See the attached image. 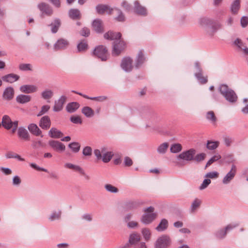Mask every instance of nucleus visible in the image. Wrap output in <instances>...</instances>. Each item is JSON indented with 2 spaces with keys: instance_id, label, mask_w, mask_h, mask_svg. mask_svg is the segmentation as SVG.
Wrapping results in <instances>:
<instances>
[{
  "instance_id": "41",
  "label": "nucleus",
  "mask_w": 248,
  "mask_h": 248,
  "mask_svg": "<svg viewBox=\"0 0 248 248\" xmlns=\"http://www.w3.org/2000/svg\"><path fill=\"white\" fill-rule=\"evenodd\" d=\"M182 146L180 143L172 144L170 148V151L172 153H178L182 150Z\"/></svg>"
},
{
  "instance_id": "25",
  "label": "nucleus",
  "mask_w": 248,
  "mask_h": 248,
  "mask_svg": "<svg viewBox=\"0 0 248 248\" xmlns=\"http://www.w3.org/2000/svg\"><path fill=\"white\" fill-rule=\"evenodd\" d=\"M168 221L166 219L163 218L161 220L155 229L157 232H162L165 231L168 228Z\"/></svg>"
},
{
  "instance_id": "29",
  "label": "nucleus",
  "mask_w": 248,
  "mask_h": 248,
  "mask_svg": "<svg viewBox=\"0 0 248 248\" xmlns=\"http://www.w3.org/2000/svg\"><path fill=\"white\" fill-rule=\"evenodd\" d=\"M202 203L201 200L196 198L191 203L189 210L190 213H195L198 209L200 207Z\"/></svg>"
},
{
  "instance_id": "53",
  "label": "nucleus",
  "mask_w": 248,
  "mask_h": 248,
  "mask_svg": "<svg viewBox=\"0 0 248 248\" xmlns=\"http://www.w3.org/2000/svg\"><path fill=\"white\" fill-rule=\"evenodd\" d=\"M70 121L75 124H81L82 123V120L78 116H72L70 117Z\"/></svg>"
},
{
  "instance_id": "6",
  "label": "nucleus",
  "mask_w": 248,
  "mask_h": 248,
  "mask_svg": "<svg viewBox=\"0 0 248 248\" xmlns=\"http://www.w3.org/2000/svg\"><path fill=\"white\" fill-rule=\"evenodd\" d=\"M195 154L196 150L193 148H191L180 154L177 156V159L178 160L182 159L184 161H191L194 160Z\"/></svg>"
},
{
  "instance_id": "1",
  "label": "nucleus",
  "mask_w": 248,
  "mask_h": 248,
  "mask_svg": "<svg viewBox=\"0 0 248 248\" xmlns=\"http://www.w3.org/2000/svg\"><path fill=\"white\" fill-rule=\"evenodd\" d=\"M104 37L107 40H115L113 45V55L118 56L124 49L125 44L124 41L121 40V34L120 32L110 31L104 34Z\"/></svg>"
},
{
  "instance_id": "18",
  "label": "nucleus",
  "mask_w": 248,
  "mask_h": 248,
  "mask_svg": "<svg viewBox=\"0 0 248 248\" xmlns=\"http://www.w3.org/2000/svg\"><path fill=\"white\" fill-rule=\"evenodd\" d=\"M134 9L135 12L138 15L145 16L147 14L146 8L141 6L138 1H135Z\"/></svg>"
},
{
  "instance_id": "27",
  "label": "nucleus",
  "mask_w": 248,
  "mask_h": 248,
  "mask_svg": "<svg viewBox=\"0 0 248 248\" xmlns=\"http://www.w3.org/2000/svg\"><path fill=\"white\" fill-rule=\"evenodd\" d=\"M68 15L73 20L80 19L81 18L80 12L77 9H71L69 11Z\"/></svg>"
},
{
  "instance_id": "54",
  "label": "nucleus",
  "mask_w": 248,
  "mask_h": 248,
  "mask_svg": "<svg viewBox=\"0 0 248 248\" xmlns=\"http://www.w3.org/2000/svg\"><path fill=\"white\" fill-rule=\"evenodd\" d=\"M142 233L146 240H149L150 238L151 232L148 229L145 228L142 229Z\"/></svg>"
},
{
  "instance_id": "40",
  "label": "nucleus",
  "mask_w": 248,
  "mask_h": 248,
  "mask_svg": "<svg viewBox=\"0 0 248 248\" xmlns=\"http://www.w3.org/2000/svg\"><path fill=\"white\" fill-rule=\"evenodd\" d=\"M169 144L167 142H164L161 144L157 148V151L159 154H164L166 153Z\"/></svg>"
},
{
  "instance_id": "26",
  "label": "nucleus",
  "mask_w": 248,
  "mask_h": 248,
  "mask_svg": "<svg viewBox=\"0 0 248 248\" xmlns=\"http://www.w3.org/2000/svg\"><path fill=\"white\" fill-rule=\"evenodd\" d=\"M61 25V22L59 18H55L53 21L49 25L51 27V31L53 33H56Z\"/></svg>"
},
{
  "instance_id": "36",
  "label": "nucleus",
  "mask_w": 248,
  "mask_h": 248,
  "mask_svg": "<svg viewBox=\"0 0 248 248\" xmlns=\"http://www.w3.org/2000/svg\"><path fill=\"white\" fill-rule=\"evenodd\" d=\"M81 112L87 118L92 117L94 114L93 110L89 107H84Z\"/></svg>"
},
{
  "instance_id": "7",
  "label": "nucleus",
  "mask_w": 248,
  "mask_h": 248,
  "mask_svg": "<svg viewBox=\"0 0 248 248\" xmlns=\"http://www.w3.org/2000/svg\"><path fill=\"white\" fill-rule=\"evenodd\" d=\"M93 54L102 61L107 60V50L104 46L100 45L96 46L94 49Z\"/></svg>"
},
{
  "instance_id": "16",
  "label": "nucleus",
  "mask_w": 248,
  "mask_h": 248,
  "mask_svg": "<svg viewBox=\"0 0 248 248\" xmlns=\"http://www.w3.org/2000/svg\"><path fill=\"white\" fill-rule=\"evenodd\" d=\"M96 12L99 14H103L107 13L108 14H111L114 11L113 8H110L106 5L98 4L96 7Z\"/></svg>"
},
{
  "instance_id": "51",
  "label": "nucleus",
  "mask_w": 248,
  "mask_h": 248,
  "mask_svg": "<svg viewBox=\"0 0 248 248\" xmlns=\"http://www.w3.org/2000/svg\"><path fill=\"white\" fill-rule=\"evenodd\" d=\"M208 149L213 150L217 148V141H208L206 145Z\"/></svg>"
},
{
  "instance_id": "2",
  "label": "nucleus",
  "mask_w": 248,
  "mask_h": 248,
  "mask_svg": "<svg viewBox=\"0 0 248 248\" xmlns=\"http://www.w3.org/2000/svg\"><path fill=\"white\" fill-rule=\"evenodd\" d=\"M199 23L202 27H208V33L213 35L217 31L216 20L209 17H202L199 19Z\"/></svg>"
},
{
  "instance_id": "31",
  "label": "nucleus",
  "mask_w": 248,
  "mask_h": 248,
  "mask_svg": "<svg viewBox=\"0 0 248 248\" xmlns=\"http://www.w3.org/2000/svg\"><path fill=\"white\" fill-rule=\"evenodd\" d=\"M145 58L142 51H140L138 53V56L136 58L135 66L139 68L140 66L145 62Z\"/></svg>"
},
{
  "instance_id": "33",
  "label": "nucleus",
  "mask_w": 248,
  "mask_h": 248,
  "mask_svg": "<svg viewBox=\"0 0 248 248\" xmlns=\"http://www.w3.org/2000/svg\"><path fill=\"white\" fill-rule=\"evenodd\" d=\"M240 8V0H235L231 4V10L233 14L236 15L238 13Z\"/></svg>"
},
{
  "instance_id": "15",
  "label": "nucleus",
  "mask_w": 248,
  "mask_h": 248,
  "mask_svg": "<svg viewBox=\"0 0 248 248\" xmlns=\"http://www.w3.org/2000/svg\"><path fill=\"white\" fill-rule=\"evenodd\" d=\"M48 143L54 150L57 151H63L65 149V145L59 141L50 140Z\"/></svg>"
},
{
  "instance_id": "45",
  "label": "nucleus",
  "mask_w": 248,
  "mask_h": 248,
  "mask_svg": "<svg viewBox=\"0 0 248 248\" xmlns=\"http://www.w3.org/2000/svg\"><path fill=\"white\" fill-rule=\"evenodd\" d=\"M80 144L77 142H73L69 144V147L75 153H77L79 151Z\"/></svg>"
},
{
  "instance_id": "49",
  "label": "nucleus",
  "mask_w": 248,
  "mask_h": 248,
  "mask_svg": "<svg viewBox=\"0 0 248 248\" xmlns=\"http://www.w3.org/2000/svg\"><path fill=\"white\" fill-rule=\"evenodd\" d=\"M141 203L139 202H131L127 203L126 206L127 209L129 210L136 208Z\"/></svg>"
},
{
  "instance_id": "12",
  "label": "nucleus",
  "mask_w": 248,
  "mask_h": 248,
  "mask_svg": "<svg viewBox=\"0 0 248 248\" xmlns=\"http://www.w3.org/2000/svg\"><path fill=\"white\" fill-rule=\"evenodd\" d=\"M66 97L65 95L61 96L58 100L54 102L53 110L55 112H59L63 108V106L66 102Z\"/></svg>"
},
{
  "instance_id": "48",
  "label": "nucleus",
  "mask_w": 248,
  "mask_h": 248,
  "mask_svg": "<svg viewBox=\"0 0 248 248\" xmlns=\"http://www.w3.org/2000/svg\"><path fill=\"white\" fill-rule=\"evenodd\" d=\"M113 9H114V11H116L117 12V13L119 14L118 16L116 17V19L117 21H120V22L124 21L125 17H124V14H123L122 12L120 9H118L117 8H113Z\"/></svg>"
},
{
  "instance_id": "14",
  "label": "nucleus",
  "mask_w": 248,
  "mask_h": 248,
  "mask_svg": "<svg viewBox=\"0 0 248 248\" xmlns=\"http://www.w3.org/2000/svg\"><path fill=\"white\" fill-rule=\"evenodd\" d=\"M236 172V167L233 165L230 171L226 175L223 179V183L228 184L233 178Z\"/></svg>"
},
{
  "instance_id": "59",
  "label": "nucleus",
  "mask_w": 248,
  "mask_h": 248,
  "mask_svg": "<svg viewBox=\"0 0 248 248\" xmlns=\"http://www.w3.org/2000/svg\"><path fill=\"white\" fill-rule=\"evenodd\" d=\"M89 99L95 100L98 102H103L107 99V97L106 96H100L97 97H90Z\"/></svg>"
},
{
  "instance_id": "50",
  "label": "nucleus",
  "mask_w": 248,
  "mask_h": 248,
  "mask_svg": "<svg viewBox=\"0 0 248 248\" xmlns=\"http://www.w3.org/2000/svg\"><path fill=\"white\" fill-rule=\"evenodd\" d=\"M50 108V106L47 105L43 106L41 108V110L37 114V116L39 117L43 115L48 111Z\"/></svg>"
},
{
  "instance_id": "55",
  "label": "nucleus",
  "mask_w": 248,
  "mask_h": 248,
  "mask_svg": "<svg viewBox=\"0 0 248 248\" xmlns=\"http://www.w3.org/2000/svg\"><path fill=\"white\" fill-rule=\"evenodd\" d=\"M82 153L85 156H91L92 154V149L90 146H86L83 149Z\"/></svg>"
},
{
  "instance_id": "35",
  "label": "nucleus",
  "mask_w": 248,
  "mask_h": 248,
  "mask_svg": "<svg viewBox=\"0 0 248 248\" xmlns=\"http://www.w3.org/2000/svg\"><path fill=\"white\" fill-rule=\"evenodd\" d=\"M140 236L138 233H133L130 234L129 238V242L131 245L135 246L140 241Z\"/></svg>"
},
{
  "instance_id": "62",
  "label": "nucleus",
  "mask_w": 248,
  "mask_h": 248,
  "mask_svg": "<svg viewBox=\"0 0 248 248\" xmlns=\"http://www.w3.org/2000/svg\"><path fill=\"white\" fill-rule=\"evenodd\" d=\"M104 151V149H102L101 151L98 149H95L94 150V154L98 160H100L102 158V153H103Z\"/></svg>"
},
{
  "instance_id": "11",
  "label": "nucleus",
  "mask_w": 248,
  "mask_h": 248,
  "mask_svg": "<svg viewBox=\"0 0 248 248\" xmlns=\"http://www.w3.org/2000/svg\"><path fill=\"white\" fill-rule=\"evenodd\" d=\"M132 60L129 57H125L122 60L121 66L126 72H129L133 69Z\"/></svg>"
},
{
  "instance_id": "37",
  "label": "nucleus",
  "mask_w": 248,
  "mask_h": 248,
  "mask_svg": "<svg viewBox=\"0 0 248 248\" xmlns=\"http://www.w3.org/2000/svg\"><path fill=\"white\" fill-rule=\"evenodd\" d=\"M88 48V45L87 41L85 40H82L77 45V49L78 52H84Z\"/></svg>"
},
{
  "instance_id": "21",
  "label": "nucleus",
  "mask_w": 248,
  "mask_h": 248,
  "mask_svg": "<svg viewBox=\"0 0 248 248\" xmlns=\"http://www.w3.org/2000/svg\"><path fill=\"white\" fill-rule=\"evenodd\" d=\"M17 135L19 138L25 141L30 140V136L28 131L23 127H20L18 129Z\"/></svg>"
},
{
  "instance_id": "56",
  "label": "nucleus",
  "mask_w": 248,
  "mask_h": 248,
  "mask_svg": "<svg viewBox=\"0 0 248 248\" xmlns=\"http://www.w3.org/2000/svg\"><path fill=\"white\" fill-rule=\"evenodd\" d=\"M211 180L209 179H205L202 182V184L199 187L200 190H203L206 188L210 184Z\"/></svg>"
},
{
  "instance_id": "42",
  "label": "nucleus",
  "mask_w": 248,
  "mask_h": 248,
  "mask_svg": "<svg viewBox=\"0 0 248 248\" xmlns=\"http://www.w3.org/2000/svg\"><path fill=\"white\" fill-rule=\"evenodd\" d=\"M113 156V154L112 152H108L104 154L102 156V161L104 163H108L111 159Z\"/></svg>"
},
{
  "instance_id": "5",
  "label": "nucleus",
  "mask_w": 248,
  "mask_h": 248,
  "mask_svg": "<svg viewBox=\"0 0 248 248\" xmlns=\"http://www.w3.org/2000/svg\"><path fill=\"white\" fill-rule=\"evenodd\" d=\"M195 68L196 71L194 75L198 82L201 84L206 83L208 81L207 77L203 75L202 69L201 68L199 62H197L195 63Z\"/></svg>"
},
{
  "instance_id": "3",
  "label": "nucleus",
  "mask_w": 248,
  "mask_h": 248,
  "mask_svg": "<svg viewBox=\"0 0 248 248\" xmlns=\"http://www.w3.org/2000/svg\"><path fill=\"white\" fill-rule=\"evenodd\" d=\"M145 213L142 215L141 221L144 224H149L152 222L156 217L157 215L154 213V208L150 206L143 210Z\"/></svg>"
},
{
  "instance_id": "32",
  "label": "nucleus",
  "mask_w": 248,
  "mask_h": 248,
  "mask_svg": "<svg viewBox=\"0 0 248 248\" xmlns=\"http://www.w3.org/2000/svg\"><path fill=\"white\" fill-rule=\"evenodd\" d=\"M49 136L52 138L58 139L63 136L62 133L56 128L52 127L48 132Z\"/></svg>"
},
{
  "instance_id": "23",
  "label": "nucleus",
  "mask_w": 248,
  "mask_h": 248,
  "mask_svg": "<svg viewBox=\"0 0 248 248\" xmlns=\"http://www.w3.org/2000/svg\"><path fill=\"white\" fill-rule=\"evenodd\" d=\"M230 103H235L237 100V96L235 93L232 89L223 96Z\"/></svg>"
},
{
  "instance_id": "28",
  "label": "nucleus",
  "mask_w": 248,
  "mask_h": 248,
  "mask_svg": "<svg viewBox=\"0 0 248 248\" xmlns=\"http://www.w3.org/2000/svg\"><path fill=\"white\" fill-rule=\"evenodd\" d=\"M28 128L31 134L36 136L40 135L42 133L37 125L34 124H30L28 126Z\"/></svg>"
},
{
  "instance_id": "64",
  "label": "nucleus",
  "mask_w": 248,
  "mask_h": 248,
  "mask_svg": "<svg viewBox=\"0 0 248 248\" xmlns=\"http://www.w3.org/2000/svg\"><path fill=\"white\" fill-rule=\"evenodd\" d=\"M240 22L241 26L243 28H245L248 25V17L245 16L242 17Z\"/></svg>"
},
{
  "instance_id": "30",
  "label": "nucleus",
  "mask_w": 248,
  "mask_h": 248,
  "mask_svg": "<svg viewBox=\"0 0 248 248\" xmlns=\"http://www.w3.org/2000/svg\"><path fill=\"white\" fill-rule=\"evenodd\" d=\"M31 100V96L28 95L19 94L16 97V101L20 104H25L30 102Z\"/></svg>"
},
{
  "instance_id": "4",
  "label": "nucleus",
  "mask_w": 248,
  "mask_h": 248,
  "mask_svg": "<svg viewBox=\"0 0 248 248\" xmlns=\"http://www.w3.org/2000/svg\"><path fill=\"white\" fill-rule=\"evenodd\" d=\"M171 243L170 237L167 235H162L155 244V248H168Z\"/></svg>"
},
{
  "instance_id": "13",
  "label": "nucleus",
  "mask_w": 248,
  "mask_h": 248,
  "mask_svg": "<svg viewBox=\"0 0 248 248\" xmlns=\"http://www.w3.org/2000/svg\"><path fill=\"white\" fill-rule=\"evenodd\" d=\"M20 78V76L14 73H10L5 75L1 77V79L6 82L13 83L18 81Z\"/></svg>"
},
{
  "instance_id": "43",
  "label": "nucleus",
  "mask_w": 248,
  "mask_h": 248,
  "mask_svg": "<svg viewBox=\"0 0 248 248\" xmlns=\"http://www.w3.org/2000/svg\"><path fill=\"white\" fill-rule=\"evenodd\" d=\"M105 189L110 193H116L119 191L118 189L110 184H106L104 186Z\"/></svg>"
},
{
  "instance_id": "34",
  "label": "nucleus",
  "mask_w": 248,
  "mask_h": 248,
  "mask_svg": "<svg viewBox=\"0 0 248 248\" xmlns=\"http://www.w3.org/2000/svg\"><path fill=\"white\" fill-rule=\"evenodd\" d=\"M79 107V104L77 102H71L68 103L66 107V109L69 113H73Z\"/></svg>"
},
{
  "instance_id": "52",
  "label": "nucleus",
  "mask_w": 248,
  "mask_h": 248,
  "mask_svg": "<svg viewBox=\"0 0 248 248\" xmlns=\"http://www.w3.org/2000/svg\"><path fill=\"white\" fill-rule=\"evenodd\" d=\"M21 183V180L18 176L16 175L14 176L12 180V184L14 186H19Z\"/></svg>"
},
{
  "instance_id": "10",
  "label": "nucleus",
  "mask_w": 248,
  "mask_h": 248,
  "mask_svg": "<svg viewBox=\"0 0 248 248\" xmlns=\"http://www.w3.org/2000/svg\"><path fill=\"white\" fill-rule=\"evenodd\" d=\"M15 95V90L11 86L6 87L3 91L2 97L3 100L9 101L12 100Z\"/></svg>"
},
{
  "instance_id": "19",
  "label": "nucleus",
  "mask_w": 248,
  "mask_h": 248,
  "mask_svg": "<svg viewBox=\"0 0 248 248\" xmlns=\"http://www.w3.org/2000/svg\"><path fill=\"white\" fill-rule=\"evenodd\" d=\"M92 27L96 32L100 33L104 31L102 21L100 19H94L92 23Z\"/></svg>"
},
{
  "instance_id": "63",
  "label": "nucleus",
  "mask_w": 248,
  "mask_h": 248,
  "mask_svg": "<svg viewBox=\"0 0 248 248\" xmlns=\"http://www.w3.org/2000/svg\"><path fill=\"white\" fill-rule=\"evenodd\" d=\"M205 155H206L204 153L197 154L195 156H194V160L198 162L202 161L204 159Z\"/></svg>"
},
{
  "instance_id": "39",
  "label": "nucleus",
  "mask_w": 248,
  "mask_h": 248,
  "mask_svg": "<svg viewBox=\"0 0 248 248\" xmlns=\"http://www.w3.org/2000/svg\"><path fill=\"white\" fill-rule=\"evenodd\" d=\"M61 214L62 212L61 210H59L58 211H54L50 215L48 219L51 221H53L55 220H58L60 219Z\"/></svg>"
},
{
  "instance_id": "58",
  "label": "nucleus",
  "mask_w": 248,
  "mask_h": 248,
  "mask_svg": "<svg viewBox=\"0 0 248 248\" xmlns=\"http://www.w3.org/2000/svg\"><path fill=\"white\" fill-rule=\"evenodd\" d=\"M0 170L5 175H9L12 173V170L8 168L0 167Z\"/></svg>"
},
{
  "instance_id": "60",
  "label": "nucleus",
  "mask_w": 248,
  "mask_h": 248,
  "mask_svg": "<svg viewBox=\"0 0 248 248\" xmlns=\"http://www.w3.org/2000/svg\"><path fill=\"white\" fill-rule=\"evenodd\" d=\"M80 33L83 36L88 37L90 34V31L88 28L84 27L80 31Z\"/></svg>"
},
{
  "instance_id": "57",
  "label": "nucleus",
  "mask_w": 248,
  "mask_h": 248,
  "mask_svg": "<svg viewBox=\"0 0 248 248\" xmlns=\"http://www.w3.org/2000/svg\"><path fill=\"white\" fill-rule=\"evenodd\" d=\"M30 166L33 168L34 169L37 170H38V171H44V172H48L47 170L45 169V168H41V167H40L39 166H38L35 163H30Z\"/></svg>"
},
{
  "instance_id": "47",
  "label": "nucleus",
  "mask_w": 248,
  "mask_h": 248,
  "mask_svg": "<svg viewBox=\"0 0 248 248\" xmlns=\"http://www.w3.org/2000/svg\"><path fill=\"white\" fill-rule=\"evenodd\" d=\"M19 69L23 71H31V65L29 63H22L19 64Z\"/></svg>"
},
{
  "instance_id": "46",
  "label": "nucleus",
  "mask_w": 248,
  "mask_h": 248,
  "mask_svg": "<svg viewBox=\"0 0 248 248\" xmlns=\"http://www.w3.org/2000/svg\"><path fill=\"white\" fill-rule=\"evenodd\" d=\"M230 89H230L228 86L225 84H221L219 87V92L223 96H224V95L226 94Z\"/></svg>"
},
{
  "instance_id": "61",
  "label": "nucleus",
  "mask_w": 248,
  "mask_h": 248,
  "mask_svg": "<svg viewBox=\"0 0 248 248\" xmlns=\"http://www.w3.org/2000/svg\"><path fill=\"white\" fill-rule=\"evenodd\" d=\"M223 141L225 143V144L227 146H229L232 143L233 140L232 139V138H230L229 137L227 136H224L223 137Z\"/></svg>"
},
{
  "instance_id": "38",
  "label": "nucleus",
  "mask_w": 248,
  "mask_h": 248,
  "mask_svg": "<svg viewBox=\"0 0 248 248\" xmlns=\"http://www.w3.org/2000/svg\"><path fill=\"white\" fill-rule=\"evenodd\" d=\"M53 92L49 89H46L41 93V97L45 100H49L53 96Z\"/></svg>"
},
{
  "instance_id": "8",
  "label": "nucleus",
  "mask_w": 248,
  "mask_h": 248,
  "mask_svg": "<svg viewBox=\"0 0 248 248\" xmlns=\"http://www.w3.org/2000/svg\"><path fill=\"white\" fill-rule=\"evenodd\" d=\"M37 8L40 11L42 16H43L45 15L51 16L53 13L52 8L46 3H39L37 5Z\"/></svg>"
},
{
  "instance_id": "9",
  "label": "nucleus",
  "mask_w": 248,
  "mask_h": 248,
  "mask_svg": "<svg viewBox=\"0 0 248 248\" xmlns=\"http://www.w3.org/2000/svg\"><path fill=\"white\" fill-rule=\"evenodd\" d=\"M69 45V41L64 38H60L53 46V49L55 51L64 50L66 49Z\"/></svg>"
},
{
  "instance_id": "22",
  "label": "nucleus",
  "mask_w": 248,
  "mask_h": 248,
  "mask_svg": "<svg viewBox=\"0 0 248 248\" xmlns=\"http://www.w3.org/2000/svg\"><path fill=\"white\" fill-rule=\"evenodd\" d=\"M51 125V121L48 116H44L41 118L39 122V126L44 129H47Z\"/></svg>"
},
{
  "instance_id": "44",
  "label": "nucleus",
  "mask_w": 248,
  "mask_h": 248,
  "mask_svg": "<svg viewBox=\"0 0 248 248\" xmlns=\"http://www.w3.org/2000/svg\"><path fill=\"white\" fill-rule=\"evenodd\" d=\"M206 119L211 123L215 124L216 121V117L213 111H208L206 116Z\"/></svg>"
},
{
  "instance_id": "20",
  "label": "nucleus",
  "mask_w": 248,
  "mask_h": 248,
  "mask_svg": "<svg viewBox=\"0 0 248 248\" xmlns=\"http://www.w3.org/2000/svg\"><path fill=\"white\" fill-rule=\"evenodd\" d=\"M238 226V224H229L224 229L220 230L218 232V238L223 239L225 238L228 231H231Z\"/></svg>"
},
{
  "instance_id": "17",
  "label": "nucleus",
  "mask_w": 248,
  "mask_h": 248,
  "mask_svg": "<svg viewBox=\"0 0 248 248\" xmlns=\"http://www.w3.org/2000/svg\"><path fill=\"white\" fill-rule=\"evenodd\" d=\"M20 90L25 93H31L36 92L38 88L34 85H24L20 87Z\"/></svg>"
},
{
  "instance_id": "24",
  "label": "nucleus",
  "mask_w": 248,
  "mask_h": 248,
  "mask_svg": "<svg viewBox=\"0 0 248 248\" xmlns=\"http://www.w3.org/2000/svg\"><path fill=\"white\" fill-rule=\"evenodd\" d=\"M12 120L10 117L7 115H5L2 117L1 126L6 129L9 130L12 128Z\"/></svg>"
}]
</instances>
